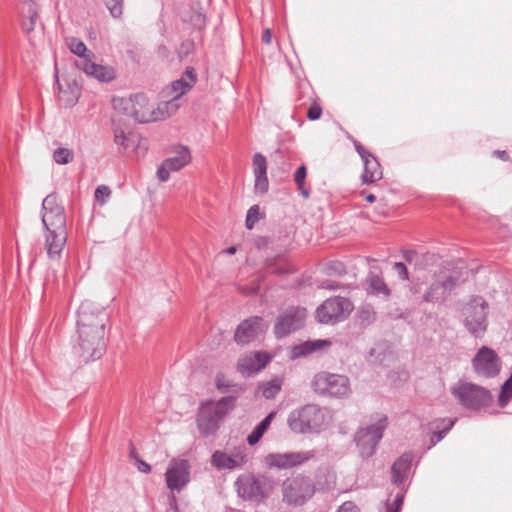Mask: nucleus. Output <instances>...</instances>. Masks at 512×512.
Segmentation results:
<instances>
[{
    "label": "nucleus",
    "instance_id": "f257e3e1",
    "mask_svg": "<svg viewBox=\"0 0 512 512\" xmlns=\"http://www.w3.org/2000/svg\"><path fill=\"white\" fill-rule=\"evenodd\" d=\"M107 320L105 309L93 302L86 300L79 306L73 352L81 362L95 361L104 355Z\"/></svg>",
    "mask_w": 512,
    "mask_h": 512
},
{
    "label": "nucleus",
    "instance_id": "f03ea898",
    "mask_svg": "<svg viewBox=\"0 0 512 512\" xmlns=\"http://www.w3.org/2000/svg\"><path fill=\"white\" fill-rule=\"evenodd\" d=\"M42 224L45 229V248L50 259H59L67 242L66 215L56 194L42 202Z\"/></svg>",
    "mask_w": 512,
    "mask_h": 512
},
{
    "label": "nucleus",
    "instance_id": "7ed1b4c3",
    "mask_svg": "<svg viewBox=\"0 0 512 512\" xmlns=\"http://www.w3.org/2000/svg\"><path fill=\"white\" fill-rule=\"evenodd\" d=\"M112 105L118 112L133 118L139 123L161 121L175 113V102H161L154 108L146 95L137 93L129 98L118 97L112 100Z\"/></svg>",
    "mask_w": 512,
    "mask_h": 512
},
{
    "label": "nucleus",
    "instance_id": "20e7f679",
    "mask_svg": "<svg viewBox=\"0 0 512 512\" xmlns=\"http://www.w3.org/2000/svg\"><path fill=\"white\" fill-rule=\"evenodd\" d=\"M328 412L315 404L294 409L287 418L291 431L298 434L318 433L328 424Z\"/></svg>",
    "mask_w": 512,
    "mask_h": 512
},
{
    "label": "nucleus",
    "instance_id": "39448f33",
    "mask_svg": "<svg viewBox=\"0 0 512 512\" xmlns=\"http://www.w3.org/2000/svg\"><path fill=\"white\" fill-rule=\"evenodd\" d=\"M283 502L289 506H302L315 493V486L312 480L304 475L287 478L282 483Z\"/></svg>",
    "mask_w": 512,
    "mask_h": 512
},
{
    "label": "nucleus",
    "instance_id": "423d86ee",
    "mask_svg": "<svg viewBox=\"0 0 512 512\" xmlns=\"http://www.w3.org/2000/svg\"><path fill=\"white\" fill-rule=\"evenodd\" d=\"M315 393L336 398L347 397L351 393L350 381L347 376L322 371L317 373L311 382Z\"/></svg>",
    "mask_w": 512,
    "mask_h": 512
},
{
    "label": "nucleus",
    "instance_id": "0eeeda50",
    "mask_svg": "<svg viewBox=\"0 0 512 512\" xmlns=\"http://www.w3.org/2000/svg\"><path fill=\"white\" fill-rule=\"evenodd\" d=\"M451 393L468 409L477 410L488 406L492 401V396L486 388L469 382H458L451 387Z\"/></svg>",
    "mask_w": 512,
    "mask_h": 512
},
{
    "label": "nucleus",
    "instance_id": "6e6552de",
    "mask_svg": "<svg viewBox=\"0 0 512 512\" xmlns=\"http://www.w3.org/2000/svg\"><path fill=\"white\" fill-rule=\"evenodd\" d=\"M386 427L387 417L385 415H380L378 416L376 423L357 431L355 441L363 458H369L375 453L376 447L383 437V432Z\"/></svg>",
    "mask_w": 512,
    "mask_h": 512
},
{
    "label": "nucleus",
    "instance_id": "1a4fd4ad",
    "mask_svg": "<svg viewBox=\"0 0 512 512\" xmlns=\"http://www.w3.org/2000/svg\"><path fill=\"white\" fill-rule=\"evenodd\" d=\"M353 305L344 297L327 299L316 310V318L323 324H335L344 321L352 312Z\"/></svg>",
    "mask_w": 512,
    "mask_h": 512
},
{
    "label": "nucleus",
    "instance_id": "9d476101",
    "mask_svg": "<svg viewBox=\"0 0 512 512\" xmlns=\"http://www.w3.org/2000/svg\"><path fill=\"white\" fill-rule=\"evenodd\" d=\"M488 304L480 296L471 299L465 312L464 325L474 337H481L487 329Z\"/></svg>",
    "mask_w": 512,
    "mask_h": 512
},
{
    "label": "nucleus",
    "instance_id": "9b49d317",
    "mask_svg": "<svg viewBox=\"0 0 512 512\" xmlns=\"http://www.w3.org/2000/svg\"><path fill=\"white\" fill-rule=\"evenodd\" d=\"M315 457V451H296L286 453H269L264 462L269 468L291 469L300 466Z\"/></svg>",
    "mask_w": 512,
    "mask_h": 512
},
{
    "label": "nucleus",
    "instance_id": "f8f14e48",
    "mask_svg": "<svg viewBox=\"0 0 512 512\" xmlns=\"http://www.w3.org/2000/svg\"><path fill=\"white\" fill-rule=\"evenodd\" d=\"M306 319V309L290 307L282 312L275 323L274 332L278 338L300 329Z\"/></svg>",
    "mask_w": 512,
    "mask_h": 512
},
{
    "label": "nucleus",
    "instance_id": "ddd939ff",
    "mask_svg": "<svg viewBox=\"0 0 512 512\" xmlns=\"http://www.w3.org/2000/svg\"><path fill=\"white\" fill-rule=\"evenodd\" d=\"M167 488L181 491L190 481V465L185 459H172L165 473Z\"/></svg>",
    "mask_w": 512,
    "mask_h": 512
},
{
    "label": "nucleus",
    "instance_id": "4468645a",
    "mask_svg": "<svg viewBox=\"0 0 512 512\" xmlns=\"http://www.w3.org/2000/svg\"><path fill=\"white\" fill-rule=\"evenodd\" d=\"M472 365L478 375L490 378L500 372L501 361L494 350L483 346L473 358Z\"/></svg>",
    "mask_w": 512,
    "mask_h": 512
},
{
    "label": "nucleus",
    "instance_id": "2eb2a0df",
    "mask_svg": "<svg viewBox=\"0 0 512 512\" xmlns=\"http://www.w3.org/2000/svg\"><path fill=\"white\" fill-rule=\"evenodd\" d=\"M267 329L268 325L261 317L252 316L238 325L234 339L238 344H249L262 336Z\"/></svg>",
    "mask_w": 512,
    "mask_h": 512
},
{
    "label": "nucleus",
    "instance_id": "dca6fc26",
    "mask_svg": "<svg viewBox=\"0 0 512 512\" xmlns=\"http://www.w3.org/2000/svg\"><path fill=\"white\" fill-rule=\"evenodd\" d=\"M191 161L190 150L185 146H178L175 155L165 159L157 170V177L166 182L171 172H176L188 165Z\"/></svg>",
    "mask_w": 512,
    "mask_h": 512
},
{
    "label": "nucleus",
    "instance_id": "f3484780",
    "mask_svg": "<svg viewBox=\"0 0 512 512\" xmlns=\"http://www.w3.org/2000/svg\"><path fill=\"white\" fill-rule=\"evenodd\" d=\"M458 279L452 275L438 276L423 295L425 302L434 303L444 299L457 286Z\"/></svg>",
    "mask_w": 512,
    "mask_h": 512
},
{
    "label": "nucleus",
    "instance_id": "a211bd4d",
    "mask_svg": "<svg viewBox=\"0 0 512 512\" xmlns=\"http://www.w3.org/2000/svg\"><path fill=\"white\" fill-rule=\"evenodd\" d=\"M236 485L238 495L245 500L259 503L266 498L261 481L254 476H242L238 478Z\"/></svg>",
    "mask_w": 512,
    "mask_h": 512
},
{
    "label": "nucleus",
    "instance_id": "6ab92c4d",
    "mask_svg": "<svg viewBox=\"0 0 512 512\" xmlns=\"http://www.w3.org/2000/svg\"><path fill=\"white\" fill-rule=\"evenodd\" d=\"M270 359L266 352H250L239 358L237 370L244 376H250L262 370Z\"/></svg>",
    "mask_w": 512,
    "mask_h": 512
},
{
    "label": "nucleus",
    "instance_id": "aec40b11",
    "mask_svg": "<svg viewBox=\"0 0 512 512\" xmlns=\"http://www.w3.org/2000/svg\"><path fill=\"white\" fill-rule=\"evenodd\" d=\"M76 66L83 70L88 76L101 82L112 81L116 76L115 70L112 67L97 64L91 60V57L77 61Z\"/></svg>",
    "mask_w": 512,
    "mask_h": 512
},
{
    "label": "nucleus",
    "instance_id": "412c9836",
    "mask_svg": "<svg viewBox=\"0 0 512 512\" xmlns=\"http://www.w3.org/2000/svg\"><path fill=\"white\" fill-rule=\"evenodd\" d=\"M196 83V73L194 68L188 67L183 73L182 77L174 82H172L169 90L171 99L169 101L175 102L176 108L175 112L179 108L178 100L182 95L187 93L193 85Z\"/></svg>",
    "mask_w": 512,
    "mask_h": 512
},
{
    "label": "nucleus",
    "instance_id": "4be33fe9",
    "mask_svg": "<svg viewBox=\"0 0 512 512\" xmlns=\"http://www.w3.org/2000/svg\"><path fill=\"white\" fill-rule=\"evenodd\" d=\"M114 143L119 150L134 149L136 145H141L144 140L142 137L128 128H123L119 125L113 127Z\"/></svg>",
    "mask_w": 512,
    "mask_h": 512
},
{
    "label": "nucleus",
    "instance_id": "5701e85b",
    "mask_svg": "<svg viewBox=\"0 0 512 512\" xmlns=\"http://www.w3.org/2000/svg\"><path fill=\"white\" fill-rule=\"evenodd\" d=\"M220 419L209 409L208 405L202 406L197 417V426L203 436L214 434L218 428Z\"/></svg>",
    "mask_w": 512,
    "mask_h": 512
},
{
    "label": "nucleus",
    "instance_id": "b1692460",
    "mask_svg": "<svg viewBox=\"0 0 512 512\" xmlns=\"http://www.w3.org/2000/svg\"><path fill=\"white\" fill-rule=\"evenodd\" d=\"M331 346V341L329 340H311L306 341L302 344H299L293 348V356L294 357H302L310 355L314 352L323 350L327 347Z\"/></svg>",
    "mask_w": 512,
    "mask_h": 512
},
{
    "label": "nucleus",
    "instance_id": "393cba45",
    "mask_svg": "<svg viewBox=\"0 0 512 512\" xmlns=\"http://www.w3.org/2000/svg\"><path fill=\"white\" fill-rule=\"evenodd\" d=\"M364 163V171L362 173V181L365 184L374 183L383 177V172L378 160L372 156L368 158Z\"/></svg>",
    "mask_w": 512,
    "mask_h": 512
},
{
    "label": "nucleus",
    "instance_id": "a878e982",
    "mask_svg": "<svg viewBox=\"0 0 512 512\" xmlns=\"http://www.w3.org/2000/svg\"><path fill=\"white\" fill-rule=\"evenodd\" d=\"M411 456L410 455H402L398 458L394 464L392 465V480L396 484H400L403 482L407 472L410 469L411 465Z\"/></svg>",
    "mask_w": 512,
    "mask_h": 512
},
{
    "label": "nucleus",
    "instance_id": "bb28decb",
    "mask_svg": "<svg viewBox=\"0 0 512 512\" xmlns=\"http://www.w3.org/2000/svg\"><path fill=\"white\" fill-rule=\"evenodd\" d=\"M276 416V412H270L247 436V443L251 446L257 444L263 437L264 433L269 428L273 418Z\"/></svg>",
    "mask_w": 512,
    "mask_h": 512
},
{
    "label": "nucleus",
    "instance_id": "cd10ccee",
    "mask_svg": "<svg viewBox=\"0 0 512 512\" xmlns=\"http://www.w3.org/2000/svg\"><path fill=\"white\" fill-rule=\"evenodd\" d=\"M367 283L371 293L381 295L384 298H388L390 296V289L380 275L371 272L367 277Z\"/></svg>",
    "mask_w": 512,
    "mask_h": 512
},
{
    "label": "nucleus",
    "instance_id": "c85d7f7f",
    "mask_svg": "<svg viewBox=\"0 0 512 512\" xmlns=\"http://www.w3.org/2000/svg\"><path fill=\"white\" fill-rule=\"evenodd\" d=\"M211 464L219 470H234L237 468V463L230 455L222 451H215L211 457Z\"/></svg>",
    "mask_w": 512,
    "mask_h": 512
},
{
    "label": "nucleus",
    "instance_id": "c756f323",
    "mask_svg": "<svg viewBox=\"0 0 512 512\" xmlns=\"http://www.w3.org/2000/svg\"><path fill=\"white\" fill-rule=\"evenodd\" d=\"M283 381L279 377H275L270 381L260 383L258 391L261 392L262 396L266 399H273L280 392Z\"/></svg>",
    "mask_w": 512,
    "mask_h": 512
},
{
    "label": "nucleus",
    "instance_id": "7c9ffc66",
    "mask_svg": "<svg viewBox=\"0 0 512 512\" xmlns=\"http://www.w3.org/2000/svg\"><path fill=\"white\" fill-rule=\"evenodd\" d=\"M209 409L218 417V419L222 420V418L231 411L235 406V398L232 396H227L221 398L215 404H207Z\"/></svg>",
    "mask_w": 512,
    "mask_h": 512
},
{
    "label": "nucleus",
    "instance_id": "2f4dec72",
    "mask_svg": "<svg viewBox=\"0 0 512 512\" xmlns=\"http://www.w3.org/2000/svg\"><path fill=\"white\" fill-rule=\"evenodd\" d=\"M26 14L23 15L22 19V28L26 32H30L34 29L36 19H37V11L35 9V5L33 3H27L26 4Z\"/></svg>",
    "mask_w": 512,
    "mask_h": 512
},
{
    "label": "nucleus",
    "instance_id": "473e14b6",
    "mask_svg": "<svg viewBox=\"0 0 512 512\" xmlns=\"http://www.w3.org/2000/svg\"><path fill=\"white\" fill-rule=\"evenodd\" d=\"M67 45L73 54L80 57V60H82L83 58H90V56H93L92 53L86 54L87 53L86 45L77 38L67 39Z\"/></svg>",
    "mask_w": 512,
    "mask_h": 512
},
{
    "label": "nucleus",
    "instance_id": "72a5a7b5",
    "mask_svg": "<svg viewBox=\"0 0 512 512\" xmlns=\"http://www.w3.org/2000/svg\"><path fill=\"white\" fill-rule=\"evenodd\" d=\"M252 164L254 176L267 175V160L264 155L256 153L253 156Z\"/></svg>",
    "mask_w": 512,
    "mask_h": 512
},
{
    "label": "nucleus",
    "instance_id": "f704fd0d",
    "mask_svg": "<svg viewBox=\"0 0 512 512\" xmlns=\"http://www.w3.org/2000/svg\"><path fill=\"white\" fill-rule=\"evenodd\" d=\"M74 159V153L68 148H57L53 152V160L60 165L68 164Z\"/></svg>",
    "mask_w": 512,
    "mask_h": 512
},
{
    "label": "nucleus",
    "instance_id": "c9c22d12",
    "mask_svg": "<svg viewBox=\"0 0 512 512\" xmlns=\"http://www.w3.org/2000/svg\"><path fill=\"white\" fill-rule=\"evenodd\" d=\"M105 6L114 19H120L123 15L124 0H104Z\"/></svg>",
    "mask_w": 512,
    "mask_h": 512
},
{
    "label": "nucleus",
    "instance_id": "e433bc0d",
    "mask_svg": "<svg viewBox=\"0 0 512 512\" xmlns=\"http://www.w3.org/2000/svg\"><path fill=\"white\" fill-rule=\"evenodd\" d=\"M512 399V375L504 382L501 387V392L499 394L498 402L501 407L507 405V403Z\"/></svg>",
    "mask_w": 512,
    "mask_h": 512
},
{
    "label": "nucleus",
    "instance_id": "4c0bfd02",
    "mask_svg": "<svg viewBox=\"0 0 512 512\" xmlns=\"http://www.w3.org/2000/svg\"><path fill=\"white\" fill-rule=\"evenodd\" d=\"M307 175V170L304 165L300 166L295 174H294V181L296 185L298 186V189L301 191V194L304 198L309 197V192L304 188V181Z\"/></svg>",
    "mask_w": 512,
    "mask_h": 512
},
{
    "label": "nucleus",
    "instance_id": "58836bf2",
    "mask_svg": "<svg viewBox=\"0 0 512 512\" xmlns=\"http://www.w3.org/2000/svg\"><path fill=\"white\" fill-rule=\"evenodd\" d=\"M259 215L260 212L258 205H253L249 208L245 221L247 229L251 230L254 227L255 223L259 220Z\"/></svg>",
    "mask_w": 512,
    "mask_h": 512
},
{
    "label": "nucleus",
    "instance_id": "ea45409f",
    "mask_svg": "<svg viewBox=\"0 0 512 512\" xmlns=\"http://www.w3.org/2000/svg\"><path fill=\"white\" fill-rule=\"evenodd\" d=\"M230 456L234 461H236L237 468L243 467L249 460L245 448L236 449Z\"/></svg>",
    "mask_w": 512,
    "mask_h": 512
},
{
    "label": "nucleus",
    "instance_id": "a19ab883",
    "mask_svg": "<svg viewBox=\"0 0 512 512\" xmlns=\"http://www.w3.org/2000/svg\"><path fill=\"white\" fill-rule=\"evenodd\" d=\"M453 425L454 421L448 420L446 426L442 430L435 431L430 438V447L436 445L439 441H441L443 437L446 435V433L453 427Z\"/></svg>",
    "mask_w": 512,
    "mask_h": 512
},
{
    "label": "nucleus",
    "instance_id": "79ce46f5",
    "mask_svg": "<svg viewBox=\"0 0 512 512\" xmlns=\"http://www.w3.org/2000/svg\"><path fill=\"white\" fill-rule=\"evenodd\" d=\"M269 182L267 175L255 176L254 189L256 193L265 194L268 191Z\"/></svg>",
    "mask_w": 512,
    "mask_h": 512
},
{
    "label": "nucleus",
    "instance_id": "37998d69",
    "mask_svg": "<svg viewBox=\"0 0 512 512\" xmlns=\"http://www.w3.org/2000/svg\"><path fill=\"white\" fill-rule=\"evenodd\" d=\"M111 195V190L108 186L100 185L95 190V199L100 204L106 203L107 199Z\"/></svg>",
    "mask_w": 512,
    "mask_h": 512
},
{
    "label": "nucleus",
    "instance_id": "c03bdc74",
    "mask_svg": "<svg viewBox=\"0 0 512 512\" xmlns=\"http://www.w3.org/2000/svg\"><path fill=\"white\" fill-rule=\"evenodd\" d=\"M215 384L218 390L225 393L228 391L230 387H236L230 383V381L226 380L223 374H218L215 379Z\"/></svg>",
    "mask_w": 512,
    "mask_h": 512
},
{
    "label": "nucleus",
    "instance_id": "a18cd8bd",
    "mask_svg": "<svg viewBox=\"0 0 512 512\" xmlns=\"http://www.w3.org/2000/svg\"><path fill=\"white\" fill-rule=\"evenodd\" d=\"M322 115V108L319 104L314 103L310 106V108L307 111V118L309 120H318Z\"/></svg>",
    "mask_w": 512,
    "mask_h": 512
},
{
    "label": "nucleus",
    "instance_id": "49530a36",
    "mask_svg": "<svg viewBox=\"0 0 512 512\" xmlns=\"http://www.w3.org/2000/svg\"><path fill=\"white\" fill-rule=\"evenodd\" d=\"M393 267L402 280H408L409 273H408L407 267L404 263L395 262Z\"/></svg>",
    "mask_w": 512,
    "mask_h": 512
},
{
    "label": "nucleus",
    "instance_id": "de8ad7c7",
    "mask_svg": "<svg viewBox=\"0 0 512 512\" xmlns=\"http://www.w3.org/2000/svg\"><path fill=\"white\" fill-rule=\"evenodd\" d=\"M354 147L358 152L359 156L361 157V159L363 160V162H365L366 160H368V158H371L373 156L357 141H354Z\"/></svg>",
    "mask_w": 512,
    "mask_h": 512
},
{
    "label": "nucleus",
    "instance_id": "09e8293b",
    "mask_svg": "<svg viewBox=\"0 0 512 512\" xmlns=\"http://www.w3.org/2000/svg\"><path fill=\"white\" fill-rule=\"evenodd\" d=\"M337 512H360L359 508L351 501L344 502L337 510Z\"/></svg>",
    "mask_w": 512,
    "mask_h": 512
},
{
    "label": "nucleus",
    "instance_id": "8fccbe9b",
    "mask_svg": "<svg viewBox=\"0 0 512 512\" xmlns=\"http://www.w3.org/2000/svg\"><path fill=\"white\" fill-rule=\"evenodd\" d=\"M402 503H403V496L400 494H397L394 499V503H393L395 505V509L392 510V507L390 505H388L387 511L388 512H399L401 509Z\"/></svg>",
    "mask_w": 512,
    "mask_h": 512
},
{
    "label": "nucleus",
    "instance_id": "3c124183",
    "mask_svg": "<svg viewBox=\"0 0 512 512\" xmlns=\"http://www.w3.org/2000/svg\"><path fill=\"white\" fill-rule=\"evenodd\" d=\"M360 317H361L362 321L371 322L374 319V312L371 311L368 308L367 309H363L360 312Z\"/></svg>",
    "mask_w": 512,
    "mask_h": 512
},
{
    "label": "nucleus",
    "instance_id": "603ef678",
    "mask_svg": "<svg viewBox=\"0 0 512 512\" xmlns=\"http://www.w3.org/2000/svg\"><path fill=\"white\" fill-rule=\"evenodd\" d=\"M137 463H138L139 471L144 472V473L150 472L151 466L148 463L144 462L141 459H137Z\"/></svg>",
    "mask_w": 512,
    "mask_h": 512
},
{
    "label": "nucleus",
    "instance_id": "864d4df0",
    "mask_svg": "<svg viewBox=\"0 0 512 512\" xmlns=\"http://www.w3.org/2000/svg\"><path fill=\"white\" fill-rule=\"evenodd\" d=\"M493 155L498 157L499 159H501L503 161H509L510 160L509 155L504 150H495V151H493Z\"/></svg>",
    "mask_w": 512,
    "mask_h": 512
},
{
    "label": "nucleus",
    "instance_id": "5fc2aeb1",
    "mask_svg": "<svg viewBox=\"0 0 512 512\" xmlns=\"http://www.w3.org/2000/svg\"><path fill=\"white\" fill-rule=\"evenodd\" d=\"M272 39V33L270 29H265L262 34V41L266 44H270Z\"/></svg>",
    "mask_w": 512,
    "mask_h": 512
},
{
    "label": "nucleus",
    "instance_id": "6e6d98bb",
    "mask_svg": "<svg viewBox=\"0 0 512 512\" xmlns=\"http://www.w3.org/2000/svg\"><path fill=\"white\" fill-rule=\"evenodd\" d=\"M361 194L370 203H373L376 200V197L373 194H366L365 192H362Z\"/></svg>",
    "mask_w": 512,
    "mask_h": 512
},
{
    "label": "nucleus",
    "instance_id": "4d7b16f0",
    "mask_svg": "<svg viewBox=\"0 0 512 512\" xmlns=\"http://www.w3.org/2000/svg\"><path fill=\"white\" fill-rule=\"evenodd\" d=\"M322 288L329 289V290H335L339 288V285L330 284L328 282H324L322 284Z\"/></svg>",
    "mask_w": 512,
    "mask_h": 512
},
{
    "label": "nucleus",
    "instance_id": "13d9d810",
    "mask_svg": "<svg viewBox=\"0 0 512 512\" xmlns=\"http://www.w3.org/2000/svg\"><path fill=\"white\" fill-rule=\"evenodd\" d=\"M415 255V252L413 251H406L404 253V257L407 261H411L412 260V257Z\"/></svg>",
    "mask_w": 512,
    "mask_h": 512
},
{
    "label": "nucleus",
    "instance_id": "bf43d9fd",
    "mask_svg": "<svg viewBox=\"0 0 512 512\" xmlns=\"http://www.w3.org/2000/svg\"><path fill=\"white\" fill-rule=\"evenodd\" d=\"M226 252L230 255L234 254L236 252V248L235 247H229L226 249Z\"/></svg>",
    "mask_w": 512,
    "mask_h": 512
},
{
    "label": "nucleus",
    "instance_id": "052dcab7",
    "mask_svg": "<svg viewBox=\"0 0 512 512\" xmlns=\"http://www.w3.org/2000/svg\"><path fill=\"white\" fill-rule=\"evenodd\" d=\"M171 500H172L173 503H176V498H175L174 495L171 496Z\"/></svg>",
    "mask_w": 512,
    "mask_h": 512
},
{
    "label": "nucleus",
    "instance_id": "680f3d73",
    "mask_svg": "<svg viewBox=\"0 0 512 512\" xmlns=\"http://www.w3.org/2000/svg\"><path fill=\"white\" fill-rule=\"evenodd\" d=\"M58 89L61 90V85L59 84V81L57 80Z\"/></svg>",
    "mask_w": 512,
    "mask_h": 512
}]
</instances>
